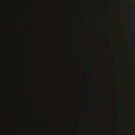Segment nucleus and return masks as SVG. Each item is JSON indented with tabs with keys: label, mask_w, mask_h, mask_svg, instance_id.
Instances as JSON below:
<instances>
[{
	"label": "nucleus",
	"mask_w": 135,
	"mask_h": 135,
	"mask_svg": "<svg viewBox=\"0 0 135 135\" xmlns=\"http://www.w3.org/2000/svg\"><path fill=\"white\" fill-rule=\"evenodd\" d=\"M17 77L19 78H21V76H20V75H17Z\"/></svg>",
	"instance_id": "20e7f679"
},
{
	"label": "nucleus",
	"mask_w": 135,
	"mask_h": 135,
	"mask_svg": "<svg viewBox=\"0 0 135 135\" xmlns=\"http://www.w3.org/2000/svg\"><path fill=\"white\" fill-rule=\"evenodd\" d=\"M1 84H3L2 75V32H1Z\"/></svg>",
	"instance_id": "f257e3e1"
},
{
	"label": "nucleus",
	"mask_w": 135,
	"mask_h": 135,
	"mask_svg": "<svg viewBox=\"0 0 135 135\" xmlns=\"http://www.w3.org/2000/svg\"><path fill=\"white\" fill-rule=\"evenodd\" d=\"M11 92V91L8 89H7L5 91V93L6 97L7 104L8 103L9 100V98Z\"/></svg>",
	"instance_id": "7ed1b4c3"
},
{
	"label": "nucleus",
	"mask_w": 135,
	"mask_h": 135,
	"mask_svg": "<svg viewBox=\"0 0 135 135\" xmlns=\"http://www.w3.org/2000/svg\"><path fill=\"white\" fill-rule=\"evenodd\" d=\"M5 76L6 78L7 79H9L15 77L14 75H13L11 73L7 71L6 72Z\"/></svg>",
	"instance_id": "f03ea898"
}]
</instances>
